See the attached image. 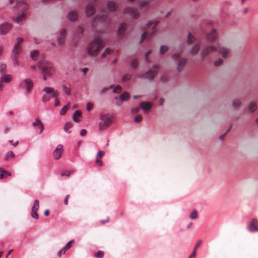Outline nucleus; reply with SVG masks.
<instances>
[{
    "label": "nucleus",
    "mask_w": 258,
    "mask_h": 258,
    "mask_svg": "<svg viewBox=\"0 0 258 258\" xmlns=\"http://www.w3.org/2000/svg\"><path fill=\"white\" fill-rule=\"evenodd\" d=\"M216 52H219L223 57L226 58L229 53V50L226 47L221 46L219 44H218V46L207 45L202 48L200 56L203 59L208 55Z\"/></svg>",
    "instance_id": "obj_1"
},
{
    "label": "nucleus",
    "mask_w": 258,
    "mask_h": 258,
    "mask_svg": "<svg viewBox=\"0 0 258 258\" xmlns=\"http://www.w3.org/2000/svg\"><path fill=\"white\" fill-rule=\"evenodd\" d=\"M103 47L102 40L100 38H95L88 44L87 47V53L90 56H96Z\"/></svg>",
    "instance_id": "obj_2"
},
{
    "label": "nucleus",
    "mask_w": 258,
    "mask_h": 258,
    "mask_svg": "<svg viewBox=\"0 0 258 258\" xmlns=\"http://www.w3.org/2000/svg\"><path fill=\"white\" fill-rule=\"evenodd\" d=\"M159 21H151L149 22L147 25V30H146L142 35L141 42L146 39L149 40L153 37L154 34L157 32V29L156 26L158 24Z\"/></svg>",
    "instance_id": "obj_3"
},
{
    "label": "nucleus",
    "mask_w": 258,
    "mask_h": 258,
    "mask_svg": "<svg viewBox=\"0 0 258 258\" xmlns=\"http://www.w3.org/2000/svg\"><path fill=\"white\" fill-rule=\"evenodd\" d=\"M172 58L176 64V68L178 72H182L187 62L186 58L181 56L180 53H175L172 55Z\"/></svg>",
    "instance_id": "obj_4"
},
{
    "label": "nucleus",
    "mask_w": 258,
    "mask_h": 258,
    "mask_svg": "<svg viewBox=\"0 0 258 258\" xmlns=\"http://www.w3.org/2000/svg\"><path fill=\"white\" fill-rule=\"evenodd\" d=\"M100 121L99 124L100 131H103L107 128L112 123L113 116L108 114H100Z\"/></svg>",
    "instance_id": "obj_5"
},
{
    "label": "nucleus",
    "mask_w": 258,
    "mask_h": 258,
    "mask_svg": "<svg viewBox=\"0 0 258 258\" xmlns=\"http://www.w3.org/2000/svg\"><path fill=\"white\" fill-rule=\"evenodd\" d=\"M38 66L40 69L42 74L48 75V76H51L54 72V69L50 62H39Z\"/></svg>",
    "instance_id": "obj_6"
},
{
    "label": "nucleus",
    "mask_w": 258,
    "mask_h": 258,
    "mask_svg": "<svg viewBox=\"0 0 258 258\" xmlns=\"http://www.w3.org/2000/svg\"><path fill=\"white\" fill-rule=\"evenodd\" d=\"M34 84L33 81L30 78L23 80L20 84V87L25 89L26 93L29 94L31 93Z\"/></svg>",
    "instance_id": "obj_7"
},
{
    "label": "nucleus",
    "mask_w": 258,
    "mask_h": 258,
    "mask_svg": "<svg viewBox=\"0 0 258 258\" xmlns=\"http://www.w3.org/2000/svg\"><path fill=\"white\" fill-rule=\"evenodd\" d=\"M22 48L21 45H15L12 50L11 57L14 61V64L15 67H18L19 65L18 62V55L21 53Z\"/></svg>",
    "instance_id": "obj_8"
},
{
    "label": "nucleus",
    "mask_w": 258,
    "mask_h": 258,
    "mask_svg": "<svg viewBox=\"0 0 258 258\" xmlns=\"http://www.w3.org/2000/svg\"><path fill=\"white\" fill-rule=\"evenodd\" d=\"M109 21L108 16L106 15V12H101V15L96 16L94 19H93V22L92 24L93 27H95L96 26L95 23L97 22H100L101 23H106Z\"/></svg>",
    "instance_id": "obj_9"
},
{
    "label": "nucleus",
    "mask_w": 258,
    "mask_h": 258,
    "mask_svg": "<svg viewBox=\"0 0 258 258\" xmlns=\"http://www.w3.org/2000/svg\"><path fill=\"white\" fill-rule=\"evenodd\" d=\"M93 2L89 3L86 8V14L87 16H92L95 12V5L97 0H92Z\"/></svg>",
    "instance_id": "obj_10"
},
{
    "label": "nucleus",
    "mask_w": 258,
    "mask_h": 258,
    "mask_svg": "<svg viewBox=\"0 0 258 258\" xmlns=\"http://www.w3.org/2000/svg\"><path fill=\"white\" fill-rule=\"evenodd\" d=\"M157 72L153 71L152 69L149 70L146 73L143 74L142 75H139L138 78L140 79L145 78L151 80L156 76Z\"/></svg>",
    "instance_id": "obj_11"
},
{
    "label": "nucleus",
    "mask_w": 258,
    "mask_h": 258,
    "mask_svg": "<svg viewBox=\"0 0 258 258\" xmlns=\"http://www.w3.org/2000/svg\"><path fill=\"white\" fill-rule=\"evenodd\" d=\"M13 25L7 22H5L0 25V34L5 35L12 29Z\"/></svg>",
    "instance_id": "obj_12"
},
{
    "label": "nucleus",
    "mask_w": 258,
    "mask_h": 258,
    "mask_svg": "<svg viewBox=\"0 0 258 258\" xmlns=\"http://www.w3.org/2000/svg\"><path fill=\"white\" fill-rule=\"evenodd\" d=\"M63 152V146L61 144L57 145L53 152V157L55 160H58L61 157Z\"/></svg>",
    "instance_id": "obj_13"
},
{
    "label": "nucleus",
    "mask_w": 258,
    "mask_h": 258,
    "mask_svg": "<svg viewBox=\"0 0 258 258\" xmlns=\"http://www.w3.org/2000/svg\"><path fill=\"white\" fill-rule=\"evenodd\" d=\"M124 12L130 14L132 17L134 18H138L140 16V14L138 10L134 8L127 7L124 10Z\"/></svg>",
    "instance_id": "obj_14"
},
{
    "label": "nucleus",
    "mask_w": 258,
    "mask_h": 258,
    "mask_svg": "<svg viewBox=\"0 0 258 258\" xmlns=\"http://www.w3.org/2000/svg\"><path fill=\"white\" fill-rule=\"evenodd\" d=\"M43 91L47 94H51L50 97L57 98L59 95V92L57 91H55L53 88L46 87L43 89Z\"/></svg>",
    "instance_id": "obj_15"
},
{
    "label": "nucleus",
    "mask_w": 258,
    "mask_h": 258,
    "mask_svg": "<svg viewBox=\"0 0 258 258\" xmlns=\"http://www.w3.org/2000/svg\"><path fill=\"white\" fill-rule=\"evenodd\" d=\"M16 8L18 10L25 11L28 9V5L25 2L21 0H16Z\"/></svg>",
    "instance_id": "obj_16"
},
{
    "label": "nucleus",
    "mask_w": 258,
    "mask_h": 258,
    "mask_svg": "<svg viewBox=\"0 0 258 258\" xmlns=\"http://www.w3.org/2000/svg\"><path fill=\"white\" fill-rule=\"evenodd\" d=\"M218 34L216 29H213L210 32L207 34V39L209 41L213 42L216 40Z\"/></svg>",
    "instance_id": "obj_17"
},
{
    "label": "nucleus",
    "mask_w": 258,
    "mask_h": 258,
    "mask_svg": "<svg viewBox=\"0 0 258 258\" xmlns=\"http://www.w3.org/2000/svg\"><path fill=\"white\" fill-rule=\"evenodd\" d=\"M131 3L137 2L141 8L147 9L149 8V1L144 0H129Z\"/></svg>",
    "instance_id": "obj_18"
},
{
    "label": "nucleus",
    "mask_w": 258,
    "mask_h": 258,
    "mask_svg": "<svg viewBox=\"0 0 258 258\" xmlns=\"http://www.w3.org/2000/svg\"><path fill=\"white\" fill-rule=\"evenodd\" d=\"M140 106L141 108L144 110V112H148L151 109L153 104L149 102H142Z\"/></svg>",
    "instance_id": "obj_19"
},
{
    "label": "nucleus",
    "mask_w": 258,
    "mask_h": 258,
    "mask_svg": "<svg viewBox=\"0 0 258 258\" xmlns=\"http://www.w3.org/2000/svg\"><path fill=\"white\" fill-rule=\"evenodd\" d=\"M249 230L251 232L258 231V221L255 218L252 219L249 225Z\"/></svg>",
    "instance_id": "obj_20"
},
{
    "label": "nucleus",
    "mask_w": 258,
    "mask_h": 258,
    "mask_svg": "<svg viewBox=\"0 0 258 258\" xmlns=\"http://www.w3.org/2000/svg\"><path fill=\"white\" fill-rule=\"evenodd\" d=\"M126 30V25L124 23H122L119 26L118 30L117 31V35L121 37L125 33Z\"/></svg>",
    "instance_id": "obj_21"
},
{
    "label": "nucleus",
    "mask_w": 258,
    "mask_h": 258,
    "mask_svg": "<svg viewBox=\"0 0 258 258\" xmlns=\"http://www.w3.org/2000/svg\"><path fill=\"white\" fill-rule=\"evenodd\" d=\"M26 18V15L24 12L17 16L16 18H13V21L19 24H21Z\"/></svg>",
    "instance_id": "obj_22"
},
{
    "label": "nucleus",
    "mask_w": 258,
    "mask_h": 258,
    "mask_svg": "<svg viewBox=\"0 0 258 258\" xmlns=\"http://www.w3.org/2000/svg\"><path fill=\"white\" fill-rule=\"evenodd\" d=\"M78 13L76 11L73 10L68 14V18L71 21H75L78 19Z\"/></svg>",
    "instance_id": "obj_23"
},
{
    "label": "nucleus",
    "mask_w": 258,
    "mask_h": 258,
    "mask_svg": "<svg viewBox=\"0 0 258 258\" xmlns=\"http://www.w3.org/2000/svg\"><path fill=\"white\" fill-rule=\"evenodd\" d=\"M107 7L108 9L112 12L116 11L118 8L117 5L113 1H109L107 4Z\"/></svg>",
    "instance_id": "obj_24"
},
{
    "label": "nucleus",
    "mask_w": 258,
    "mask_h": 258,
    "mask_svg": "<svg viewBox=\"0 0 258 258\" xmlns=\"http://www.w3.org/2000/svg\"><path fill=\"white\" fill-rule=\"evenodd\" d=\"M200 48V44L199 43H196L191 48L190 50V53L192 55H195L198 53Z\"/></svg>",
    "instance_id": "obj_25"
},
{
    "label": "nucleus",
    "mask_w": 258,
    "mask_h": 258,
    "mask_svg": "<svg viewBox=\"0 0 258 258\" xmlns=\"http://www.w3.org/2000/svg\"><path fill=\"white\" fill-rule=\"evenodd\" d=\"M130 95L127 92H123L120 96V99L122 101H127L129 99Z\"/></svg>",
    "instance_id": "obj_26"
},
{
    "label": "nucleus",
    "mask_w": 258,
    "mask_h": 258,
    "mask_svg": "<svg viewBox=\"0 0 258 258\" xmlns=\"http://www.w3.org/2000/svg\"><path fill=\"white\" fill-rule=\"evenodd\" d=\"M257 108V104L255 102H252L248 105V109L250 112H254Z\"/></svg>",
    "instance_id": "obj_27"
},
{
    "label": "nucleus",
    "mask_w": 258,
    "mask_h": 258,
    "mask_svg": "<svg viewBox=\"0 0 258 258\" xmlns=\"http://www.w3.org/2000/svg\"><path fill=\"white\" fill-rule=\"evenodd\" d=\"M0 79L2 80L3 83L4 82L8 83L11 82L12 80V77L10 75H3L0 78Z\"/></svg>",
    "instance_id": "obj_28"
},
{
    "label": "nucleus",
    "mask_w": 258,
    "mask_h": 258,
    "mask_svg": "<svg viewBox=\"0 0 258 258\" xmlns=\"http://www.w3.org/2000/svg\"><path fill=\"white\" fill-rule=\"evenodd\" d=\"M81 115L82 113L79 110L75 111L73 117L74 120L77 122H79V119L78 118L81 117Z\"/></svg>",
    "instance_id": "obj_29"
},
{
    "label": "nucleus",
    "mask_w": 258,
    "mask_h": 258,
    "mask_svg": "<svg viewBox=\"0 0 258 258\" xmlns=\"http://www.w3.org/2000/svg\"><path fill=\"white\" fill-rule=\"evenodd\" d=\"M72 123L70 122H67L65 123L64 125L63 130L68 133H70L71 131H69V130L71 129L72 127Z\"/></svg>",
    "instance_id": "obj_30"
},
{
    "label": "nucleus",
    "mask_w": 258,
    "mask_h": 258,
    "mask_svg": "<svg viewBox=\"0 0 258 258\" xmlns=\"http://www.w3.org/2000/svg\"><path fill=\"white\" fill-rule=\"evenodd\" d=\"M39 54V51L37 50H34L33 51H32L30 53V57L34 60H35L37 59L38 55Z\"/></svg>",
    "instance_id": "obj_31"
},
{
    "label": "nucleus",
    "mask_w": 258,
    "mask_h": 258,
    "mask_svg": "<svg viewBox=\"0 0 258 258\" xmlns=\"http://www.w3.org/2000/svg\"><path fill=\"white\" fill-rule=\"evenodd\" d=\"M196 40V38L192 35L191 33H189L188 34V37L187 39V43L188 44H192Z\"/></svg>",
    "instance_id": "obj_32"
},
{
    "label": "nucleus",
    "mask_w": 258,
    "mask_h": 258,
    "mask_svg": "<svg viewBox=\"0 0 258 258\" xmlns=\"http://www.w3.org/2000/svg\"><path fill=\"white\" fill-rule=\"evenodd\" d=\"M70 104L68 103L67 105H65L60 110V113L61 115H64L67 110L70 108Z\"/></svg>",
    "instance_id": "obj_33"
},
{
    "label": "nucleus",
    "mask_w": 258,
    "mask_h": 258,
    "mask_svg": "<svg viewBox=\"0 0 258 258\" xmlns=\"http://www.w3.org/2000/svg\"><path fill=\"white\" fill-rule=\"evenodd\" d=\"M39 208V202L38 200H35L32 208V210L38 211Z\"/></svg>",
    "instance_id": "obj_34"
},
{
    "label": "nucleus",
    "mask_w": 258,
    "mask_h": 258,
    "mask_svg": "<svg viewBox=\"0 0 258 258\" xmlns=\"http://www.w3.org/2000/svg\"><path fill=\"white\" fill-rule=\"evenodd\" d=\"M74 243V240H71L69 242H68L67 243V244H66V245L65 246V247L63 248V254L65 253V252L67 250L69 249V248H70L72 246V244Z\"/></svg>",
    "instance_id": "obj_35"
},
{
    "label": "nucleus",
    "mask_w": 258,
    "mask_h": 258,
    "mask_svg": "<svg viewBox=\"0 0 258 258\" xmlns=\"http://www.w3.org/2000/svg\"><path fill=\"white\" fill-rule=\"evenodd\" d=\"M62 89L65 94L67 95H71V89L69 87H67L66 85H62Z\"/></svg>",
    "instance_id": "obj_36"
},
{
    "label": "nucleus",
    "mask_w": 258,
    "mask_h": 258,
    "mask_svg": "<svg viewBox=\"0 0 258 258\" xmlns=\"http://www.w3.org/2000/svg\"><path fill=\"white\" fill-rule=\"evenodd\" d=\"M169 49V47L165 45H162L160 48V52L161 54H164Z\"/></svg>",
    "instance_id": "obj_37"
},
{
    "label": "nucleus",
    "mask_w": 258,
    "mask_h": 258,
    "mask_svg": "<svg viewBox=\"0 0 258 258\" xmlns=\"http://www.w3.org/2000/svg\"><path fill=\"white\" fill-rule=\"evenodd\" d=\"M132 78V75L131 74H125L123 76L122 78V82H125L128 80H130Z\"/></svg>",
    "instance_id": "obj_38"
},
{
    "label": "nucleus",
    "mask_w": 258,
    "mask_h": 258,
    "mask_svg": "<svg viewBox=\"0 0 258 258\" xmlns=\"http://www.w3.org/2000/svg\"><path fill=\"white\" fill-rule=\"evenodd\" d=\"M14 153L11 152V151H10L9 152L7 153V154H6V156H5V159L6 160H9L10 159H12L14 157Z\"/></svg>",
    "instance_id": "obj_39"
},
{
    "label": "nucleus",
    "mask_w": 258,
    "mask_h": 258,
    "mask_svg": "<svg viewBox=\"0 0 258 258\" xmlns=\"http://www.w3.org/2000/svg\"><path fill=\"white\" fill-rule=\"evenodd\" d=\"M57 44L59 46H62L64 43V38L59 37L57 40Z\"/></svg>",
    "instance_id": "obj_40"
},
{
    "label": "nucleus",
    "mask_w": 258,
    "mask_h": 258,
    "mask_svg": "<svg viewBox=\"0 0 258 258\" xmlns=\"http://www.w3.org/2000/svg\"><path fill=\"white\" fill-rule=\"evenodd\" d=\"M111 51H112L110 49H109V48L106 49L105 50V51H104V52L101 55L102 58H104L107 55L110 54L111 53Z\"/></svg>",
    "instance_id": "obj_41"
},
{
    "label": "nucleus",
    "mask_w": 258,
    "mask_h": 258,
    "mask_svg": "<svg viewBox=\"0 0 258 258\" xmlns=\"http://www.w3.org/2000/svg\"><path fill=\"white\" fill-rule=\"evenodd\" d=\"M131 66L132 68L134 69H137L138 67V59H134L132 60L131 63Z\"/></svg>",
    "instance_id": "obj_42"
},
{
    "label": "nucleus",
    "mask_w": 258,
    "mask_h": 258,
    "mask_svg": "<svg viewBox=\"0 0 258 258\" xmlns=\"http://www.w3.org/2000/svg\"><path fill=\"white\" fill-rule=\"evenodd\" d=\"M241 102L238 99H235L233 100L232 105L234 107H237L240 106Z\"/></svg>",
    "instance_id": "obj_43"
},
{
    "label": "nucleus",
    "mask_w": 258,
    "mask_h": 258,
    "mask_svg": "<svg viewBox=\"0 0 258 258\" xmlns=\"http://www.w3.org/2000/svg\"><path fill=\"white\" fill-rule=\"evenodd\" d=\"M0 172H4V173H5V176L6 177H7L8 176H11V173L10 172L8 171H7V170H5V169H4L3 168H2V167H1V168H0Z\"/></svg>",
    "instance_id": "obj_44"
},
{
    "label": "nucleus",
    "mask_w": 258,
    "mask_h": 258,
    "mask_svg": "<svg viewBox=\"0 0 258 258\" xmlns=\"http://www.w3.org/2000/svg\"><path fill=\"white\" fill-rule=\"evenodd\" d=\"M121 87L119 85H117L113 90L114 93H119L121 91Z\"/></svg>",
    "instance_id": "obj_45"
},
{
    "label": "nucleus",
    "mask_w": 258,
    "mask_h": 258,
    "mask_svg": "<svg viewBox=\"0 0 258 258\" xmlns=\"http://www.w3.org/2000/svg\"><path fill=\"white\" fill-rule=\"evenodd\" d=\"M51 99V97L47 95H44L42 98V101L43 103L48 101Z\"/></svg>",
    "instance_id": "obj_46"
},
{
    "label": "nucleus",
    "mask_w": 258,
    "mask_h": 258,
    "mask_svg": "<svg viewBox=\"0 0 258 258\" xmlns=\"http://www.w3.org/2000/svg\"><path fill=\"white\" fill-rule=\"evenodd\" d=\"M37 211L31 210V216L35 219H38L39 218V216L37 213Z\"/></svg>",
    "instance_id": "obj_47"
},
{
    "label": "nucleus",
    "mask_w": 258,
    "mask_h": 258,
    "mask_svg": "<svg viewBox=\"0 0 258 258\" xmlns=\"http://www.w3.org/2000/svg\"><path fill=\"white\" fill-rule=\"evenodd\" d=\"M84 32V29L82 27L79 26L76 28V34L79 35V34H82Z\"/></svg>",
    "instance_id": "obj_48"
},
{
    "label": "nucleus",
    "mask_w": 258,
    "mask_h": 258,
    "mask_svg": "<svg viewBox=\"0 0 258 258\" xmlns=\"http://www.w3.org/2000/svg\"><path fill=\"white\" fill-rule=\"evenodd\" d=\"M104 256V252L103 251L99 250L95 254V256L97 258H102Z\"/></svg>",
    "instance_id": "obj_49"
},
{
    "label": "nucleus",
    "mask_w": 258,
    "mask_h": 258,
    "mask_svg": "<svg viewBox=\"0 0 258 258\" xmlns=\"http://www.w3.org/2000/svg\"><path fill=\"white\" fill-rule=\"evenodd\" d=\"M42 124H43L41 122V121H40V120H39V119H37L33 123V125L34 126H40V125H41Z\"/></svg>",
    "instance_id": "obj_50"
},
{
    "label": "nucleus",
    "mask_w": 258,
    "mask_h": 258,
    "mask_svg": "<svg viewBox=\"0 0 258 258\" xmlns=\"http://www.w3.org/2000/svg\"><path fill=\"white\" fill-rule=\"evenodd\" d=\"M198 217V213L197 211H194L190 214V218L191 219H196Z\"/></svg>",
    "instance_id": "obj_51"
},
{
    "label": "nucleus",
    "mask_w": 258,
    "mask_h": 258,
    "mask_svg": "<svg viewBox=\"0 0 258 258\" xmlns=\"http://www.w3.org/2000/svg\"><path fill=\"white\" fill-rule=\"evenodd\" d=\"M96 163L97 165L102 166H103V163L101 161V158L96 156Z\"/></svg>",
    "instance_id": "obj_52"
},
{
    "label": "nucleus",
    "mask_w": 258,
    "mask_h": 258,
    "mask_svg": "<svg viewBox=\"0 0 258 258\" xmlns=\"http://www.w3.org/2000/svg\"><path fill=\"white\" fill-rule=\"evenodd\" d=\"M143 119V117L141 115H138L136 116L135 118V121L136 122H140Z\"/></svg>",
    "instance_id": "obj_53"
},
{
    "label": "nucleus",
    "mask_w": 258,
    "mask_h": 258,
    "mask_svg": "<svg viewBox=\"0 0 258 258\" xmlns=\"http://www.w3.org/2000/svg\"><path fill=\"white\" fill-rule=\"evenodd\" d=\"M223 59L222 58H219L217 60L214 62V65L215 66H219L223 63Z\"/></svg>",
    "instance_id": "obj_54"
},
{
    "label": "nucleus",
    "mask_w": 258,
    "mask_h": 258,
    "mask_svg": "<svg viewBox=\"0 0 258 258\" xmlns=\"http://www.w3.org/2000/svg\"><path fill=\"white\" fill-rule=\"evenodd\" d=\"M104 154H105L104 152L102 151H99L97 153V154L96 155V157H99L100 158H102L103 157V156L104 155Z\"/></svg>",
    "instance_id": "obj_55"
},
{
    "label": "nucleus",
    "mask_w": 258,
    "mask_h": 258,
    "mask_svg": "<svg viewBox=\"0 0 258 258\" xmlns=\"http://www.w3.org/2000/svg\"><path fill=\"white\" fill-rule=\"evenodd\" d=\"M72 173H73L72 171H68L66 172L61 173V175L62 176H66L67 177H69Z\"/></svg>",
    "instance_id": "obj_56"
},
{
    "label": "nucleus",
    "mask_w": 258,
    "mask_h": 258,
    "mask_svg": "<svg viewBox=\"0 0 258 258\" xmlns=\"http://www.w3.org/2000/svg\"><path fill=\"white\" fill-rule=\"evenodd\" d=\"M160 80L162 82H165L168 80L167 76L166 75H162L160 78Z\"/></svg>",
    "instance_id": "obj_57"
},
{
    "label": "nucleus",
    "mask_w": 258,
    "mask_h": 258,
    "mask_svg": "<svg viewBox=\"0 0 258 258\" xmlns=\"http://www.w3.org/2000/svg\"><path fill=\"white\" fill-rule=\"evenodd\" d=\"M202 242H203L202 240H198L197 243H196L194 249L197 250V248L199 246H200V245L202 244Z\"/></svg>",
    "instance_id": "obj_58"
},
{
    "label": "nucleus",
    "mask_w": 258,
    "mask_h": 258,
    "mask_svg": "<svg viewBox=\"0 0 258 258\" xmlns=\"http://www.w3.org/2000/svg\"><path fill=\"white\" fill-rule=\"evenodd\" d=\"M24 40L23 38H18L17 39V43L15 44V45H21V43H22L23 42Z\"/></svg>",
    "instance_id": "obj_59"
},
{
    "label": "nucleus",
    "mask_w": 258,
    "mask_h": 258,
    "mask_svg": "<svg viewBox=\"0 0 258 258\" xmlns=\"http://www.w3.org/2000/svg\"><path fill=\"white\" fill-rule=\"evenodd\" d=\"M66 31L65 29H62L61 32H60V37H63L64 38L65 37V36L66 35Z\"/></svg>",
    "instance_id": "obj_60"
},
{
    "label": "nucleus",
    "mask_w": 258,
    "mask_h": 258,
    "mask_svg": "<svg viewBox=\"0 0 258 258\" xmlns=\"http://www.w3.org/2000/svg\"><path fill=\"white\" fill-rule=\"evenodd\" d=\"M93 107V104L92 103H91L90 102H89L87 103V109L88 111H90L92 109Z\"/></svg>",
    "instance_id": "obj_61"
},
{
    "label": "nucleus",
    "mask_w": 258,
    "mask_h": 258,
    "mask_svg": "<svg viewBox=\"0 0 258 258\" xmlns=\"http://www.w3.org/2000/svg\"><path fill=\"white\" fill-rule=\"evenodd\" d=\"M151 50H148L146 53V60L147 62H149V58H148V56L149 55L151 54Z\"/></svg>",
    "instance_id": "obj_62"
},
{
    "label": "nucleus",
    "mask_w": 258,
    "mask_h": 258,
    "mask_svg": "<svg viewBox=\"0 0 258 258\" xmlns=\"http://www.w3.org/2000/svg\"><path fill=\"white\" fill-rule=\"evenodd\" d=\"M87 134V131L85 129H83L80 132V135L82 136H84Z\"/></svg>",
    "instance_id": "obj_63"
},
{
    "label": "nucleus",
    "mask_w": 258,
    "mask_h": 258,
    "mask_svg": "<svg viewBox=\"0 0 258 258\" xmlns=\"http://www.w3.org/2000/svg\"><path fill=\"white\" fill-rule=\"evenodd\" d=\"M196 255V250L194 249L190 255L189 257L190 258H195Z\"/></svg>",
    "instance_id": "obj_64"
}]
</instances>
